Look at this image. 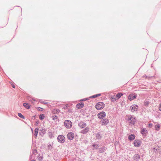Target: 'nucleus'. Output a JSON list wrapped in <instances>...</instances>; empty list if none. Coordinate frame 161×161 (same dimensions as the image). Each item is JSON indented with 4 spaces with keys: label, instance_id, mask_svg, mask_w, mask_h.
I'll return each instance as SVG.
<instances>
[{
    "label": "nucleus",
    "instance_id": "obj_16",
    "mask_svg": "<svg viewBox=\"0 0 161 161\" xmlns=\"http://www.w3.org/2000/svg\"><path fill=\"white\" fill-rule=\"evenodd\" d=\"M23 106L25 108L28 109H30L31 108V105L27 103H24L23 104Z\"/></svg>",
    "mask_w": 161,
    "mask_h": 161
},
{
    "label": "nucleus",
    "instance_id": "obj_34",
    "mask_svg": "<svg viewBox=\"0 0 161 161\" xmlns=\"http://www.w3.org/2000/svg\"><path fill=\"white\" fill-rule=\"evenodd\" d=\"M31 161H35L33 160H31Z\"/></svg>",
    "mask_w": 161,
    "mask_h": 161
},
{
    "label": "nucleus",
    "instance_id": "obj_12",
    "mask_svg": "<svg viewBox=\"0 0 161 161\" xmlns=\"http://www.w3.org/2000/svg\"><path fill=\"white\" fill-rule=\"evenodd\" d=\"M89 130V128L88 127H86L84 129L81 130V132L83 134H86L88 132Z\"/></svg>",
    "mask_w": 161,
    "mask_h": 161
},
{
    "label": "nucleus",
    "instance_id": "obj_14",
    "mask_svg": "<svg viewBox=\"0 0 161 161\" xmlns=\"http://www.w3.org/2000/svg\"><path fill=\"white\" fill-rule=\"evenodd\" d=\"M135 137V136L134 135L131 134L129 136L128 139L130 141H131L134 139Z\"/></svg>",
    "mask_w": 161,
    "mask_h": 161
},
{
    "label": "nucleus",
    "instance_id": "obj_22",
    "mask_svg": "<svg viewBox=\"0 0 161 161\" xmlns=\"http://www.w3.org/2000/svg\"><path fill=\"white\" fill-rule=\"evenodd\" d=\"M155 128L156 130H158L160 128V125L158 124L156 125L155 126Z\"/></svg>",
    "mask_w": 161,
    "mask_h": 161
},
{
    "label": "nucleus",
    "instance_id": "obj_19",
    "mask_svg": "<svg viewBox=\"0 0 161 161\" xmlns=\"http://www.w3.org/2000/svg\"><path fill=\"white\" fill-rule=\"evenodd\" d=\"M101 95V94H96L91 96V97L92 98H95L98 97H99Z\"/></svg>",
    "mask_w": 161,
    "mask_h": 161
},
{
    "label": "nucleus",
    "instance_id": "obj_3",
    "mask_svg": "<svg viewBox=\"0 0 161 161\" xmlns=\"http://www.w3.org/2000/svg\"><path fill=\"white\" fill-rule=\"evenodd\" d=\"M64 125L67 128H70L72 125L71 122L69 120H66L64 121Z\"/></svg>",
    "mask_w": 161,
    "mask_h": 161
},
{
    "label": "nucleus",
    "instance_id": "obj_24",
    "mask_svg": "<svg viewBox=\"0 0 161 161\" xmlns=\"http://www.w3.org/2000/svg\"><path fill=\"white\" fill-rule=\"evenodd\" d=\"M18 115L19 117H20L21 118L24 119V117L22 114L20 113H19L18 114Z\"/></svg>",
    "mask_w": 161,
    "mask_h": 161
},
{
    "label": "nucleus",
    "instance_id": "obj_18",
    "mask_svg": "<svg viewBox=\"0 0 161 161\" xmlns=\"http://www.w3.org/2000/svg\"><path fill=\"white\" fill-rule=\"evenodd\" d=\"M86 126V124L84 123H81L80 124V126L81 128H84Z\"/></svg>",
    "mask_w": 161,
    "mask_h": 161
},
{
    "label": "nucleus",
    "instance_id": "obj_29",
    "mask_svg": "<svg viewBox=\"0 0 161 161\" xmlns=\"http://www.w3.org/2000/svg\"><path fill=\"white\" fill-rule=\"evenodd\" d=\"M97 137L99 139L100 138V134H97Z\"/></svg>",
    "mask_w": 161,
    "mask_h": 161
},
{
    "label": "nucleus",
    "instance_id": "obj_26",
    "mask_svg": "<svg viewBox=\"0 0 161 161\" xmlns=\"http://www.w3.org/2000/svg\"><path fill=\"white\" fill-rule=\"evenodd\" d=\"M149 103L148 102L146 101L144 103V104L146 106H147L149 104Z\"/></svg>",
    "mask_w": 161,
    "mask_h": 161
},
{
    "label": "nucleus",
    "instance_id": "obj_33",
    "mask_svg": "<svg viewBox=\"0 0 161 161\" xmlns=\"http://www.w3.org/2000/svg\"><path fill=\"white\" fill-rule=\"evenodd\" d=\"M44 104H47V103H46V102H44Z\"/></svg>",
    "mask_w": 161,
    "mask_h": 161
},
{
    "label": "nucleus",
    "instance_id": "obj_4",
    "mask_svg": "<svg viewBox=\"0 0 161 161\" xmlns=\"http://www.w3.org/2000/svg\"><path fill=\"white\" fill-rule=\"evenodd\" d=\"M58 142L61 143H64L65 141V138L63 135H60L58 136L57 138Z\"/></svg>",
    "mask_w": 161,
    "mask_h": 161
},
{
    "label": "nucleus",
    "instance_id": "obj_31",
    "mask_svg": "<svg viewBox=\"0 0 161 161\" xmlns=\"http://www.w3.org/2000/svg\"><path fill=\"white\" fill-rule=\"evenodd\" d=\"M95 145H94H94H93V146L94 147H95Z\"/></svg>",
    "mask_w": 161,
    "mask_h": 161
},
{
    "label": "nucleus",
    "instance_id": "obj_6",
    "mask_svg": "<svg viewBox=\"0 0 161 161\" xmlns=\"http://www.w3.org/2000/svg\"><path fill=\"white\" fill-rule=\"evenodd\" d=\"M109 123V120L107 119H104L101 120L100 121V124L102 125H106Z\"/></svg>",
    "mask_w": 161,
    "mask_h": 161
},
{
    "label": "nucleus",
    "instance_id": "obj_25",
    "mask_svg": "<svg viewBox=\"0 0 161 161\" xmlns=\"http://www.w3.org/2000/svg\"><path fill=\"white\" fill-rule=\"evenodd\" d=\"M58 111V109H54L53 111V112L54 114H57Z\"/></svg>",
    "mask_w": 161,
    "mask_h": 161
},
{
    "label": "nucleus",
    "instance_id": "obj_17",
    "mask_svg": "<svg viewBox=\"0 0 161 161\" xmlns=\"http://www.w3.org/2000/svg\"><path fill=\"white\" fill-rule=\"evenodd\" d=\"M115 96H111V100L112 102H114L116 101L117 100L116 98L115 97Z\"/></svg>",
    "mask_w": 161,
    "mask_h": 161
},
{
    "label": "nucleus",
    "instance_id": "obj_32",
    "mask_svg": "<svg viewBox=\"0 0 161 161\" xmlns=\"http://www.w3.org/2000/svg\"><path fill=\"white\" fill-rule=\"evenodd\" d=\"M38 108H40V109H42V108H40V107H38Z\"/></svg>",
    "mask_w": 161,
    "mask_h": 161
},
{
    "label": "nucleus",
    "instance_id": "obj_15",
    "mask_svg": "<svg viewBox=\"0 0 161 161\" xmlns=\"http://www.w3.org/2000/svg\"><path fill=\"white\" fill-rule=\"evenodd\" d=\"M147 133V130L145 128H143L141 131V133L142 135H146Z\"/></svg>",
    "mask_w": 161,
    "mask_h": 161
},
{
    "label": "nucleus",
    "instance_id": "obj_23",
    "mask_svg": "<svg viewBox=\"0 0 161 161\" xmlns=\"http://www.w3.org/2000/svg\"><path fill=\"white\" fill-rule=\"evenodd\" d=\"M39 119L40 120H42L43 119H44V115L42 114H40L39 116Z\"/></svg>",
    "mask_w": 161,
    "mask_h": 161
},
{
    "label": "nucleus",
    "instance_id": "obj_35",
    "mask_svg": "<svg viewBox=\"0 0 161 161\" xmlns=\"http://www.w3.org/2000/svg\"><path fill=\"white\" fill-rule=\"evenodd\" d=\"M38 110H40V109H38Z\"/></svg>",
    "mask_w": 161,
    "mask_h": 161
},
{
    "label": "nucleus",
    "instance_id": "obj_27",
    "mask_svg": "<svg viewBox=\"0 0 161 161\" xmlns=\"http://www.w3.org/2000/svg\"><path fill=\"white\" fill-rule=\"evenodd\" d=\"M159 109L160 111H161V103L159 104Z\"/></svg>",
    "mask_w": 161,
    "mask_h": 161
},
{
    "label": "nucleus",
    "instance_id": "obj_20",
    "mask_svg": "<svg viewBox=\"0 0 161 161\" xmlns=\"http://www.w3.org/2000/svg\"><path fill=\"white\" fill-rule=\"evenodd\" d=\"M38 132V128H36L35 129V133L34 135L36 137V136L37 133Z\"/></svg>",
    "mask_w": 161,
    "mask_h": 161
},
{
    "label": "nucleus",
    "instance_id": "obj_5",
    "mask_svg": "<svg viewBox=\"0 0 161 161\" xmlns=\"http://www.w3.org/2000/svg\"><path fill=\"white\" fill-rule=\"evenodd\" d=\"M142 143V142L139 140H136L134 142V145L135 147H140Z\"/></svg>",
    "mask_w": 161,
    "mask_h": 161
},
{
    "label": "nucleus",
    "instance_id": "obj_11",
    "mask_svg": "<svg viewBox=\"0 0 161 161\" xmlns=\"http://www.w3.org/2000/svg\"><path fill=\"white\" fill-rule=\"evenodd\" d=\"M84 106V104L83 103H80L76 105V108L78 109H80Z\"/></svg>",
    "mask_w": 161,
    "mask_h": 161
},
{
    "label": "nucleus",
    "instance_id": "obj_13",
    "mask_svg": "<svg viewBox=\"0 0 161 161\" xmlns=\"http://www.w3.org/2000/svg\"><path fill=\"white\" fill-rule=\"evenodd\" d=\"M123 95V94L121 92L117 93L116 95V98L117 100L119 99Z\"/></svg>",
    "mask_w": 161,
    "mask_h": 161
},
{
    "label": "nucleus",
    "instance_id": "obj_9",
    "mask_svg": "<svg viewBox=\"0 0 161 161\" xmlns=\"http://www.w3.org/2000/svg\"><path fill=\"white\" fill-rule=\"evenodd\" d=\"M136 97V95L135 94H130L128 97V99L131 101L135 99Z\"/></svg>",
    "mask_w": 161,
    "mask_h": 161
},
{
    "label": "nucleus",
    "instance_id": "obj_1",
    "mask_svg": "<svg viewBox=\"0 0 161 161\" xmlns=\"http://www.w3.org/2000/svg\"><path fill=\"white\" fill-rule=\"evenodd\" d=\"M127 120L131 124L134 125L136 121V119L135 117L133 116L129 115L128 116Z\"/></svg>",
    "mask_w": 161,
    "mask_h": 161
},
{
    "label": "nucleus",
    "instance_id": "obj_7",
    "mask_svg": "<svg viewBox=\"0 0 161 161\" xmlns=\"http://www.w3.org/2000/svg\"><path fill=\"white\" fill-rule=\"evenodd\" d=\"M98 117L100 119H103L106 116V113L104 112H101L97 114Z\"/></svg>",
    "mask_w": 161,
    "mask_h": 161
},
{
    "label": "nucleus",
    "instance_id": "obj_28",
    "mask_svg": "<svg viewBox=\"0 0 161 161\" xmlns=\"http://www.w3.org/2000/svg\"><path fill=\"white\" fill-rule=\"evenodd\" d=\"M152 125H153L152 124H149V127L150 128H151L152 127Z\"/></svg>",
    "mask_w": 161,
    "mask_h": 161
},
{
    "label": "nucleus",
    "instance_id": "obj_2",
    "mask_svg": "<svg viewBox=\"0 0 161 161\" xmlns=\"http://www.w3.org/2000/svg\"><path fill=\"white\" fill-rule=\"evenodd\" d=\"M104 104L103 102H99L97 103L95 107L97 110H100L104 108Z\"/></svg>",
    "mask_w": 161,
    "mask_h": 161
},
{
    "label": "nucleus",
    "instance_id": "obj_30",
    "mask_svg": "<svg viewBox=\"0 0 161 161\" xmlns=\"http://www.w3.org/2000/svg\"><path fill=\"white\" fill-rule=\"evenodd\" d=\"M12 87L13 88H15V86L14 85H12Z\"/></svg>",
    "mask_w": 161,
    "mask_h": 161
},
{
    "label": "nucleus",
    "instance_id": "obj_21",
    "mask_svg": "<svg viewBox=\"0 0 161 161\" xmlns=\"http://www.w3.org/2000/svg\"><path fill=\"white\" fill-rule=\"evenodd\" d=\"M27 99L30 101H31L32 103H34V101H35V100L32 99V98L30 97H28L27 98Z\"/></svg>",
    "mask_w": 161,
    "mask_h": 161
},
{
    "label": "nucleus",
    "instance_id": "obj_10",
    "mask_svg": "<svg viewBox=\"0 0 161 161\" xmlns=\"http://www.w3.org/2000/svg\"><path fill=\"white\" fill-rule=\"evenodd\" d=\"M67 137L69 140H72L74 137V133L71 132H69L67 135Z\"/></svg>",
    "mask_w": 161,
    "mask_h": 161
},
{
    "label": "nucleus",
    "instance_id": "obj_8",
    "mask_svg": "<svg viewBox=\"0 0 161 161\" xmlns=\"http://www.w3.org/2000/svg\"><path fill=\"white\" fill-rule=\"evenodd\" d=\"M138 108V107L137 105L134 104L130 106V108L132 112H134L136 111Z\"/></svg>",
    "mask_w": 161,
    "mask_h": 161
}]
</instances>
